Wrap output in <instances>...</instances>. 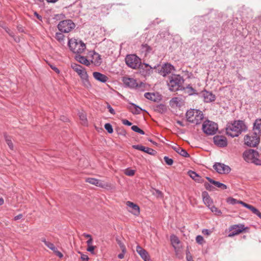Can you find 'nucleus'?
Returning a JSON list of instances; mask_svg holds the SVG:
<instances>
[{
	"label": "nucleus",
	"mask_w": 261,
	"mask_h": 261,
	"mask_svg": "<svg viewBox=\"0 0 261 261\" xmlns=\"http://www.w3.org/2000/svg\"><path fill=\"white\" fill-rule=\"evenodd\" d=\"M172 149L175 150L176 152H178L179 150H180V147H179L177 145H174L172 147Z\"/></svg>",
	"instance_id": "obj_55"
},
{
	"label": "nucleus",
	"mask_w": 261,
	"mask_h": 261,
	"mask_svg": "<svg viewBox=\"0 0 261 261\" xmlns=\"http://www.w3.org/2000/svg\"><path fill=\"white\" fill-rule=\"evenodd\" d=\"M89 56H91V62L95 65H99L101 62V59L100 55L93 51H90Z\"/></svg>",
	"instance_id": "obj_18"
},
{
	"label": "nucleus",
	"mask_w": 261,
	"mask_h": 261,
	"mask_svg": "<svg viewBox=\"0 0 261 261\" xmlns=\"http://www.w3.org/2000/svg\"><path fill=\"white\" fill-rule=\"evenodd\" d=\"M253 129L256 134L261 135V119H256L253 124Z\"/></svg>",
	"instance_id": "obj_26"
},
{
	"label": "nucleus",
	"mask_w": 261,
	"mask_h": 261,
	"mask_svg": "<svg viewBox=\"0 0 261 261\" xmlns=\"http://www.w3.org/2000/svg\"><path fill=\"white\" fill-rule=\"evenodd\" d=\"M81 79L82 80V84L85 87L89 88L91 87L88 74L82 77Z\"/></svg>",
	"instance_id": "obj_27"
},
{
	"label": "nucleus",
	"mask_w": 261,
	"mask_h": 261,
	"mask_svg": "<svg viewBox=\"0 0 261 261\" xmlns=\"http://www.w3.org/2000/svg\"><path fill=\"white\" fill-rule=\"evenodd\" d=\"M56 38L59 41H63L64 38V35L61 33H57L56 34Z\"/></svg>",
	"instance_id": "obj_45"
},
{
	"label": "nucleus",
	"mask_w": 261,
	"mask_h": 261,
	"mask_svg": "<svg viewBox=\"0 0 261 261\" xmlns=\"http://www.w3.org/2000/svg\"><path fill=\"white\" fill-rule=\"evenodd\" d=\"M132 129L134 130L135 132L138 133L139 134L144 135V132L140 129L139 127H138L137 125H133L132 127Z\"/></svg>",
	"instance_id": "obj_40"
},
{
	"label": "nucleus",
	"mask_w": 261,
	"mask_h": 261,
	"mask_svg": "<svg viewBox=\"0 0 261 261\" xmlns=\"http://www.w3.org/2000/svg\"><path fill=\"white\" fill-rule=\"evenodd\" d=\"M76 60L81 63L88 66L90 64L89 61L85 57L78 56L76 57Z\"/></svg>",
	"instance_id": "obj_31"
},
{
	"label": "nucleus",
	"mask_w": 261,
	"mask_h": 261,
	"mask_svg": "<svg viewBox=\"0 0 261 261\" xmlns=\"http://www.w3.org/2000/svg\"><path fill=\"white\" fill-rule=\"evenodd\" d=\"M215 186L218 188H221L223 190L227 189L226 185H225L222 183H221L219 181H216V182L215 183Z\"/></svg>",
	"instance_id": "obj_43"
},
{
	"label": "nucleus",
	"mask_w": 261,
	"mask_h": 261,
	"mask_svg": "<svg viewBox=\"0 0 261 261\" xmlns=\"http://www.w3.org/2000/svg\"><path fill=\"white\" fill-rule=\"evenodd\" d=\"M182 104V99L179 97H174L170 101V105L172 108L179 107Z\"/></svg>",
	"instance_id": "obj_23"
},
{
	"label": "nucleus",
	"mask_w": 261,
	"mask_h": 261,
	"mask_svg": "<svg viewBox=\"0 0 261 261\" xmlns=\"http://www.w3.org/2000/svg\"><path fill=\"white\" fill-rule=\"evenodd\" d=\"M133 147L136 149L146 152L149 154H153L154 150L149 147H146L142 145H133Z\"/></svg>",
	"instance_id": "obj_25"
},
{
	"label": "nucleus",
	"mask_w": 261,
	"mask_h": 261,
	"mask_svg": "<svg viewBox=\"0 0 261 261\" xmlns=\"http://www.w3.org/2000/svg\"><path fill=\"white\" fill-rule=\"evenodd\" d=\"M22 214H19L17 216H16L14 218V220L16 221V220H18L19 219H20L21 218H22Z\"/></svg>",
	"instance_id": "obj_57"
},
{
	"label": "nucleus",
	"mask_w": 261,
	"mask_h": 261,
	"mask_svg": "<svg viewBox=\"0 0 261 261\" xmlns=\"http://www.w3.org/2000/svg\"><path fill=\"white\" fill-rule=\"evenodd\" d=\"M125 253H123V252H122L121 253L119 254L118 255V257L120 258V259H122L124 258V254Z\"/></svg>",
	"instance_id": "obj_60"
},
{
	"label": "nucleus",
	"mask_w": 261,
	"mask_h": 261,
	"mask_svg": "<svg viewBox=\"0 0 261 261\" xmlns=\"http://www.w3.org/2000/svg\"><path fill=\"white\" fill-rule=\"evenodd\" d=\"M126 205L130 208L129 212L134 215L138 216L140 214V208L138 205L130 201H127Z\"/></svg>",
	"instance_id": "obj_17"
},
{
	"label": "nucleus",
	"mask_w": 261,
	"mask_h": 261,
	"mask_svg": "<svg viewBox=\"0 0 261 261\" xmlns=\"http://www.w3.org/2000/svg\"><path fill=\"white\" fill-rule=\"evenodd\" d=\"M227 202L228 203H229L230 204H232V205L236 204L237 203H239V204H242L244 207H245V205L246 204H248L247 203H245V202H244L242 201L238 200H237V199H236L234 198H233L232 197H229V198H227Z\"/></svg>",
	"instance_id": "obj_29"
},
{
	"label": "nucleus",
	"mask_w": 261,
	"mask_h": 261,
	"mask_svg": "<svg viewBox=\"0 0 261 261\" xmlns=\"http://www.w3.org/2000/svg\"><path fill=\"white\" fill-rule=\"evenodd\" d=\"M5 139H6V142L7 144H8V145L9 146V148L11 150H13V143L11 140V138L9 137H6Z\"/></svg>",
	"instance_id": "obj_44"
},
{
	"label": "nucleus",
	"mask_w": 261,
	"mask_h": 261,
	"mask_svg": "<svg viewBox=\"0 0 261 261\" xmlns=\"http://www.w3.org/2000/svg\"><path fill=\"white\" fill-rule=\"evenodd\" d=\"M258 156V153L253 149L246 150L243 153V158L246 162L261 165V160H259Z\"/></svg>",
	"instance_id": "obj_4"
},
{
	"label": "nucleus",
	"mask_w": 261,
	"mask_h": 261,
	"mask_svg": "<svg viewBox=\"0 0 261 261\" xmlns=\"http://www.w3.org/2000/svg\"><path fill=\"white\" fill-rule=\"evenodd\" d=\"M204 186L206 190H209V191L212 190L213 187L209 184L205 183Z\"/></svg>",
	"instance_id": "obj_54"
},
{
	"label": "nucleus",
	"mask_w": 261,
	"mask_h": 261,
	"mask_svg": "<svg viewBox=\"0 0 261 261\" xmlns=\"http://www.w3.org/2000/svg\"><path fill=\"white\" fill-rule=\"evenodd\" d=\"M202 96L205 102H210L214 101L215 99V95L212 92L204 91L201 92Z\"/></svg>",
	"instance_id": "obj_19"
},
{
	"label": "nucleus",
	"mask_w": 261,
	"mask_h": 261,
	"mask_svg": "<svg viewBox=\"0 0 261 261\" xmlns=\"http://www.w3.org/2000/svg\"><path fill=\"white\" fill-rule=\"evenodd\" d=\"M123 173L127 176H133L136 173V170L128 168L123 171Z\"/></svg>",
	"instance_id": "obj_35"
},
{
	"label": "nucleus",
	"mask_w": 261,
	"mask_h": 261,
	"mask_svg": "<svg viewBox=\"0 0 261 261\" xmlns=\"http://www.w3.org/2000/svg\"><path fill=\"white\" fill-rule=\"evenodd\" d=\"M68 45L70 50L76 54L83 53L86 48V44L82 40L75 38L69 39Z\"/></svg>",
	"instance_id": "obj_2"
},
{
	"label": "nucleus",
	"mask_w": 261,
	"mask_h": 261,
	"mask_svg": "<svg viewBox=\"0 0 261 261\" xmlns=\"http://www.w3.org/2000/svg\"><path fill=\"white\" fill-rule=\"evenodd\" d=\"M180 155L184 157H187L189 156V154L186 150L180 147V150L177 152Z\"/></svg>",
	"instance_id": "obj_38"
},
{
	"label": "nucleus",
	"mask_w": 261,
	"mask_h": 261,
	"mask_svg": "<svg viewBox=\"0 0 261 261\" xmlns=\"http://www.w3.org/2000/svg\"><path fill=\"white\" fill-rule=\"evenodd\" d=\"M196 242L200 245H202L205 243V241L203 238L201 236H197L196 238Z\"/></svg>",
	"instance_id": "obj_41"
},
{
	"label": "nucleus",
	"mask_w": 261,
	"mask_h": 261,
	"mask_svg": "<svg viewBox=\"0 0 261 261\" xmlns=\"http://www.w3.org/2000/svg\"><path fill=\"white\" fill-rule=\"evenodd\" d=\"M245 207L250 210L252 213L257 216L260 219H261V213L255 207L250 204H246Z\"/></svg>",
	"instance_id": "obj_28"
},
{
	"label": "nucleus",
	"mask_w": 261,
	"mask_h": 261,
	"mask_svg": "<svg viewBox=\"0 0 261 261\" xmlns=\"http://www.w3.org/2000/svg\"><path fill=\"white\" fill-rule=\"evenodd\" d=\"M214 168L220 174L228 173L230 171V168L228 166L220 163H216L214 165Z\"/></svg>",
	"instance_id": "obj_12"
},
{
	"label": "nucleus",
	"mask_w": 261,
	"mask_h": 261,
	"mask_svg": "<svg viewBox=\"0 0 261 261\" xmlns=\"http://www.w3.org/2000/svg\"><path fill=\"white\" fill-rule=\"evenodd\" d=\"M246 228L243 224L233 225L229 227V230L230 232L228 234L229 237H232L239 234L243 232Z\"/></svg>",
	"instance_id": "obj_10"
},
{
	"label": "nucleus",
	"mask_w": 261,
	"mask_h": 261,
	"mask_svg": "<svg viewBox=\"0 0 261 261\" xmlns=\"http://www.w3.org/2000/svg\"><path fill=\"white\" fill-rule=\"evenodd\" d=\"M93 75L96 80L102 83L106 82L108 80V77L106 75L100 72H94Z\"/></svg>",
	"instance_id": "obj_24"
},
{
	"label": "nucleus",
	"mask_w": 261,
	"mask_h": 261,
	"mask_svg": "<svg viewBox=\"0 0 261 261\" xmlns=\"http://www.w3.org/2000/svg\"><path fill=\"white\" fill-rule=\"evenodd\" d=\"M245 144L250 147L256 146L259 142V137L256 133L247 135L244 137Z\"/></svg>",
	"instance_id": "obj_9"
},
{
	"label": "nucleus",
	"mask_w": 261,
	"mask_h": 261,
	"mask_svg": "<svg viewBox=\"0 0 261 261\" xmlns=\"http://www.w3.org/2000/svg\"><path fill=\"white\" fill-rule=\"evenodd\" d=\"M107 108L109 109V111L110 113L114 115L115 114L114 110L111 107V106L108 103Z\"/></svg>",
	"instance_id": "obj_51"
},
{
	"label": "nucleus",
	"mask_w": 261,
	"mask_h": 261,
	"mask_svg": "<svg viewBox=\"0 0 261 261\" xmlns=\"http://www.w3.org/2000/svg\"><path fill=\"white\" fill-rule=\"evenodd\" d=\"M54 252H55L56 253V254L60 258L62 257H63V254L62 253L59 251L57 249H56V251H54Z\"/></svg>",
	"instance_id": "obj_56"
},
{
	"label": "nucleus",
	"mask_w": 261,
	"mask_h": 261,
	"mask_svg": "<svg viewBox=\"0 0 261 261\" xmlns=\"http://www.w3.org/2000/svg\"><path fill=\"white\" fill-rule=\"evenodd\" d=\"M83 236L85 237L86 238H89V239L90 238V237H92L90 234L84 233Z\"/></svg>",
	"instance_id": "obj_61"
},
{
	"label": "nucleus",
	"mask_w": 261,
	"mask_h": 261,
	"mask_svg": "<svg viewBox=\"0 0 261 261\" xmlns=\"http://www.w3.org/2000/svg\"><path fill=\"white\" fill-rule=\"evenodd\" d=\"M167 108L166 106L163 104L157 105L155 108V111L160 113H163L165 112Z\"/></svg>",
	"instance_id": "obj_32"
},
{
	"label": "nucleus",
	"mask_w": 261,
	"mask_h": 261,
	"mask_svg": "<svg viewBox=\"0 0 261 261\" xmlns=\"http://www.w3.org/2000/svg\"><path fill=\"white\" fill-rule=\"evenodd\" d=\"M164 160L165 162H166V163L168 165H172V164L173 163V160L172 159L169 158L167 156H165L164 158Z\"/></svg>",
	"instance_id": "obj_47"
},
{
	"label": "nucleus",
	"mask_w": 261,
	"mask_h": 261,
	"mask_svg": "<svg viewBox=\"0 0 261 261\" xmlns=\"http://www.w3.org/2000/svg\"><path fill=\"white\" fill-rule=\"evenodd\" d=\"M136 251L140 255L142 259L144 260V261H148L149 260V257L147 252L140 246H137Z\"/></svg>",
	"instance_id": "obj_21"
},
{
	"label": "nucleus",
	"mask_w": 261,
	"mask_h": 261,
	"mask_svg": "<svg viewBox=\"0 0 261 261\" xmlns=\"http://www.w3.org/2000/svg\"><path fill=\"white\" fill-rule=\"evenodd\" d=\"M75 27L72 20L68 19L61 21L58 25V29L63 33H69Z\"/></svg>",
	"instance_id": "obj_7"
},
{
	"label": "nucleus",
	"mask_w": 261,
	"mask_h": 261,
	"mask_svg": "<svg viewBox=\"0 0 261 261\" xmlns=\"http://www.w3.org/2000/svg\"><path fill=\"white\" fill-rule=\"evenodd\" d=\"M211 211L214 213L215 215L220 216L222 214L221 211L219 210L217 207H215L214 205H212L209 207Z\"/></svg>",
	"instance_id": "obj_37"
},
{
	"label": "nucleus",
	"mask_w": 261,
	"mask_h": 261,
	"mask_svg": "<svg viewBox=\"0 0 261 261\" xmlns=\"http://www.w3.org/2000/svg\"><path fill=\"white\" fill-rule=\"evenodd\" d=\"M4 203V200L3 198H0V205H3Z\"/></svg>",
	"instance_id": "obj_63"
},
{
	"label": "nucleus",
	"mask_w": 261,
	"mask_h": 261,
	"mask_svg": "<svg viewBox=\"0 0 261 261\" xmlns=\"http://www.w3.org/2000/svg\"><path fill=\"white\" fill-rule=\"evenodd\" d=\"M117 243L121 248L122 252L126 253V250L125 245L120 241H117Z\"/></svg>",
	"instance_id": "obj_46"
},
{
	"label": "nucleus",
	"mask_w": 261,
	"mask_h": 261,
	"mask_svg": "<svg viewBox=\"0 0 261 261\" xmlns=\"http://www.w3.org/2000/svg\"><path fill=\"white\" fill-rule=\"evenodd\" d=\"M81 259L83 260V261H88V259H89V257L88 256L86 255V254H81Z\"/></svg>",
	"instance_id": "obj_53"
},
{
	"label": "nucleus",
	"mask_w": 261,
	"mask_h": 261,
	"mask_svg": "<svg viewBox=\"0 0 261 261\" xmlns=\"http://www.w3.org/2000/svg\"><path fill=\"white\" fill-rule=\"evenodd\" d=\"M174 70V68L172 65L167 63L162 67L160 73L163 76H165L167 74L171 73V72Z\"/></svg>",
	"instance_id": "obj_16"
},
{
	"label": "nucleus",
	"mask_w": 261,
	"mask_h": 261,
	"mask_svg": "<svg viewBox=\"0 0 261 261\" xmlns=\"http://www.w3.org/2000/svg\"><path fill=\"white\" fill-rule=\"evenodd\" d=\"M81 123L83 125H87V119L86 114L84 112H81L79 113Z\"/></svg>",
	"instance_id": "obj_30"
},
{
	"label": "nucleus",
	"mask_w": 261,
	"mask_h": 261,
	"mask_svg": "<svg viewBox=\"0 0 261 261\" xmlns=\"http://www.w3.org/2000/svg\"><path fill=\"white\" fill-rule=\"evenodd\" d=\"M92 242H93V239H92V237H90V238L87 241V244L88 246L91 245Z\"/></svg>",
	"instance_id": "obj_59"
},
{
	"label": "nucleus",
	"mask_w": 261,
	"mask_h": 261,
	"mask_svg": "<svg viewBox=\"0 0 261 261\" xmlns=\"http://www.w3.org/2000/svg\"><path fill=\"white\" fill-rule=\"evenodd\" d=\"M144 96L148 99H150L151 100H153L154 101L155 100V95L153 93H145L144 94Z\"/></svg>",
	"instance_id": "obj_39"
},
{
	"label": "nucleus",
	"mask_w": 261,
	"mask_h": 261,
	"mask_svg": "<svg viewBox=\"0 0 261 261\" xmlns=\"http://www.w3.org/2000/svg\"><path fill=\"white\" fill-rule=\"evenodd\" d=\"M177 123L179 125L181 126H184V124H183V122L180 121H177Z\"/></svg>",
	"instance_id": "obj_64"
},
{
	"label": "nucleus",
	"mask_w": 261,
	"mask_h": 261,
	"mask_svg": "<svg viewBox=\"0 0 261 261\" xmlns=\"http://www.w3.org/2000/svg\"><path fill=\"white\" fill-rule=\"evenodd\" d=\"M122 121V123L124 125L128 126H130L132 125V123L126 119H123Z\"/></svg>",
	"instance_id": "obj_52"
},
{
	"label": "nucleus",
	"mask_w": 261,
	"mask_h": 261,
	"mask_svg": "<svg viewBox=\"0 0 261 261\" xmlns=\"http://www.w3.org/2000/svg\"><path fill=\"white\" fill-rule=\"evenodd\" d=\"M188 175L194 180L197 181H200V177L195 172L189 171L188 172Z\"/></svg>",
	"instance_id": "obj_33"
},
{
	"label": "nucleus",
	"mask_w": 261,
	"mask_h": 261,
	"mask_svg": "<svg viewBox=\"0 0 261 261\" xmlns=\"http://www.w3.org/2000/svg\"><path fill=\"white\" fill-rule=\"evenodd\" d=\"M49 65L50 66V68L54 71H55L57 73H58V74L60 73V70L57 67H56L55 66L51 65V64H49Z\"/></svg>",
	"instance_id": "obj_49"
},
{
	"label": "nucleus",
	"mask_w": 261,
	"mask_h": 261,
	"mask_svg": "<svg viewBox=\"0 0 261 261\" xmlns=\"http://www.w3.org/2000/svg\"><path fill=\"white\" fill-rule=\"evenodd\" d=\"M129 109L131 112L135 114H140V111L142 110L140 108L133 103L132 104V106L129 108Z\"/></svg>",
	"instance_id": "obj_34"
},
{
	"label": "nucleus",
	"mask_w": 261,
	"mask_h": 261,
	"mask_svg": "<svg viewBox=\"0 0 261 261\" xmlns=\"http://www.w3.org/2000/svg\"><path fill=\"white\" fill-rule=\"evenodd\" d=\"M71 67L73 70L78 74L81 78L87 74L85 68L80 65L73 64L71 65Z\"/></svg>",
	"instance_id": "obj_15"
},
{
	"label": "nucleus",
	"mask_w": 261,
	"mask_h": 261,
	"mask_svg": "<svg viewBox=\"0 0 261 261\" xmlns=\"http://www.w3.org/2000/svg\"><path fill=\"white\" fill-rule=\"evenodd\" d=\"M246 128V125L244 121L237 120L228 124L226 128V132L228 136L235 137L238 136L242 132L245 131Z\"/></svg>",
	"instance_id": "obj_1"
},
{
	"label": "nucleus",
	"mask_w": 261,
	"mask_h": 261,
	"mask_svg": "<svg viewBox=\"0 0 261 261\" xmlns=\"http://www.w3.org/2000/svg\"><path fill=\"white\" fill-rule=\"evenodd\" d=\"M202 129L206 134L212 135L216 133L218 129V126L216 123L208 120L204 122L203 123Z\"/></svg>",
	"instance_id": "obj_8"
},
{
	"label": "nucleus",
	"mask_w": 261,
	"mask_h": 261,
	"mask_svg": "<svg viewBox=\"0 0 261 261\" xmlns=\"http://www.w3.org/2000/svg\"><path fill=\"white\" fill-rule=\"evenodd\" d=\"M42 241L44 243L45 245L46 246H47L50 249H51L53 251H56L57 248L55 246V245L53 243H51L49 242L46 241L45 240H44Z\"/></svg>",
	"instance_id": "obj_36"
},
{
	"label": "nucleus",
	"mask_w": 261,
	"mask_h": 261,
	"mask_svg": "<svg viewBox=\"0 0 261 261\" xmlns=\"http://www.w3.org/2000/svg\"><path fill=\"white\" fill-rule=\"evenodd\" d=\"M105 128L108 131V132L110 134H111L113 132V129L112 128V125L110 123H106L105 125Z\"/></svg>",
	"instance_id": "obj_42"
},
{
	"label": "nucleus",
	"mask_w": 261,
	"mask_h": 261,
	"mask_svg": "<svg viewBox=\"0 0 261 261\" xmlns=\"http://www.w3.org/2000/svg\"><path fill=\"white\" fill-rule=\"evenodd\" d=\"M183 82V79L179 75H172L169 79V82L168 83L169 89L171 91H176L181 86Z\"/></svg>",
	"instance_id": "obj_5"
},
{
	"label": "nucleus",
	"mask_w": 261,
	"mask_h": 261,
	"mask_svg": "<svg viewBox=\"0 0 261 261\" xmlns=\"http://www.w3.org/2000/svg\"><path fill=\"white\" fill-rule=\"evenodd\" d=\"M6 31H7V32L8 33H9V34L11 36H12V37H14L13 33L12 32H10V30H9V29H8L7 30H6Z\"/></svg>",
	"instance_id": "obj_62"
},
{
	"label": "nucleus",
	"mask_w": 261,
	"mask_h": 261,
	"mask_svg": "<svg viewBox=\"0 0 261 261\" xmlns=\"http://www.w3.org/2000/svg\"><path fill=\"white\" fill-rule=\"evenodd\" d=\"M186 117L188 121L196 124H199L203 118L202 112L194 109L188 111Z\"/></svg>",
	"instance_id": "obj_3"
},
{
	"label": "nucleus",
	"mask_w": 261,
	"mask_h": 261,
	"mask_svg": "<svg viewBox=\"0 0 261 261\" xmlns=\"http://www.w3.org/2000/svg\"><path fill=\"white\" fill-rule=\"evenodd\" d=\"M202 197L204 203L208 207H210L213 204V201L210 197L208 193L206 191L202 193Z\"/></svg>",
	"instance_id": "obj_20"
},
{
	"label": "nucleus",
	"mask_w": 261,
	"mask_h": 261,
	"mask_svg": "<svg viewBox=\"0 0 261 261\" xmlns=\"http://www.w3.org/2000/svg\"><path fill=\"white\" fill-rule=\"evenodd\" d=\"M170 242L172 246L176 251H179L181 248V243L179 238L174 234L170 236Z\"/></svg>",
	"instance_id": "obj_14"
},
{
	"label": "nucleus",
	"mask_w": 261,
	"mask_h": 261,
	"mask_svg": "<svg viewBox=\"0 0 261 261\" xmlns=\"http://www.w3.org/2000/svg\"><path fill=\"white\" fill-rule=\"evenodd\" d=\"M124 84L130 88H135L139 86V83L134 79L124 76L122 79Z\"/></svg>",
	"instance_id": "obj_13"
},
{
	"label": "nucleus",
	"mask_w": 261,
	"mask_h": 261,
	"mask_svg": "<svg viewBox=\"0 0 261 261\" xmlns=\"http://www.w3.org/2000/svg\"><path fill=\"white\" fill-rule=\"evenodd\" d=\"M214 141L216 145L221 147H224L227 145L226 139L222 136H215L214 137Z\"/></svg>",
	"instance_id": "obj_22"
},
{
	"label": "nucleus",
	"mask_w": 261,
	"mask_h": 261,
	"mask_svg": "<svg viewBox=\"0 0 261 261\" xmlns=\"http://www.w3.org/2000/svg\"><path fill=\"white\" fill-rule=\"evenodd\" d=\"M126 65L133 69L138 68L141 64V60L135 55H129L125 58Z\"/></svg>",
	"instance_id": "obj_6"
},
{
	"label": "nucleus",
	"mask_w": 261,
	"mask_h": 261,
	"mask_svg": "<svg viewBox=\"0 0 261 261\" xmlns=\"http://www.w3.org/2000/svg\"><path fill=\"white\" fill-rule=\"evenodd\" d=\"M202 233L204 235L209 236L212 233V231L210 229H204L202 230Z\"/></svg>",
	"instance_id": "obj_48"
},
{
	"label": "nucleus",
	"mask_w": 261,
	"mask_h": 261,
	"mask_svg": "<svg viewBox=\"0 0 261 261\" xmlns=\"http://www.w3.org/2000/svg\"><path fill=\"white\" fill-rule=\"evenodd\" d=\"M85 180L87 182L91 185L102 188H108L111 187L110 184L94 178H87Z\"/></svg>",
	"instance_id": "obj_11"
},
{
	"label": "nucleus",
	"mask_w": 261,
	"mask_h": 261,
	"mask_svg": "<svg viewBox=\"0 0 261 261\" xmlns=\"http://www.w3.org/2000/svg\"><path fill=\"white\" fill-rule=\"evenodd\" d=\"M95 246L90 245L88 246V248L87 249V251L91 252L92 253H94V250L95 249Z\"/></svg>",
	"instance_id": "obj_50"
},
{
	"label": "nucleus",
	"mask_w": 261,
	"mask_h": 261,
	"mask_svg": "<svg viewBox=\"0 0 261 261\" xmlns=\"http://www.w3.org/2000/svg\"><path fill=\"white\" fill-rule=\"evenodd\" d=\"M206 179H207V180L211 184H213L214 185H215V183L216 182V181L211 179V178L210 177H206Z\"/></svg>",
	"instance_id": "obj_58"
}]
</instances>
